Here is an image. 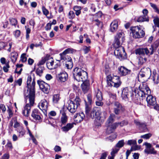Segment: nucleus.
I'll list each match as a JSON object with an SVG mask.
<instances>
[{"label":"nucleus","instance_id":"1","mask_svg":"<svg viewBox=\"0 0 159 159\" xmlns=\"http://www.w3.org/2000/svg\"><path fill=\"white\" fill-rule=\"evenodd\" d=\"M143 87L140 85L141 88L139 90H135L134 91L135 93V97H133V100L135 101L141 98L143 100L147 96L146 100L147 102L148 106L151 107L154 106L157 103L156 98L150 95L151 92L150 89L146 84H142Z\"/></svg>","mask_w":159,"mask_h":159},{"label":"nucleus","instance_id":"2","mask_svg":"<svg viewBox=\"0 0 159 159\" xmlns=\"http://www.w3.org/2000/svg\"><path fill=\"white\" fill-rule=\"evenodd\" d=\"M115 117L114 114H111L106 122V125L107 127L106 132L108 134L112 133L119 125L122 127L126 125L128 123L127 121L124 120L121 122H116L112 124L114 121Z\"/></svg>","mask_w":159,"mask_h":159},{"label":"nucleus","instance_id":"3","mask_svg":"<svg viewBox=\"0 0 159 159\" xmlns=\"http://www.w3.org/2000/svg\"><path fill=\"white\" fill-rule=\"evenodd\" d=\"M86 116L92 119L98 118L100 115V111L97 107H94L92 109V106H87L85 107Z\"/></svg>","mask_w":159,"mask_h":159},{"label":"nucleus","instance_id":"4","mask_svg":"<svg viewBox=\"0 0 159 159\" xmlns=\"http://www.w3.org/2000/svg\"><path fill=\"white\" fill-rule=\"evenodd\" d=\"M131 35L135 39L140 38L143 37L145 35L144 31L142 26L139 25L131 27L130 28Z\"/></svg>","mask_w":159,"mask_h":159},{"label":"nucleus","instance_id":"5","mask_svg":"<svg viewBox=\"0 0 159 159\" xmlns=\"http://www.w3.org/2000/svg\"><path fill=\"white\" fill-rule=\"evenodd\" d=\"M27 86L28 89L27 90V94H25V98H35V82L34 80H27Z\"/></svg>","mask_w":159,"mask_h":159},{"label":"nucleus","instance_id":"6","mask_svg":"<svg viewBox=\"0 0 159 159\" xmlns=\"http://www.w3.org/2000/svg\"><path fill=\"white\" fill-rule=\"evenodd\" d=\"M26 105L24 107L22 111L23 114L25 117H28L30 112L31 107L34 105V99L25 98Z\"/></svg>","mask_w":159,"mask_h":159},{"label":"nucleus","instance_id":"7","mask_svg":"<svg viewBox=\"0 0 159 159\" xmlns=\"http://www.w3.org/2000/svg\"><path fill=\"white\" fill-rule=\"evenodd\" d=\"M116 49L114 51V54L117 58L120 60L126 59L127 58L126 54L124 48L121 45L117 47H114Z\"/></svg>","mask_w":159,"mask_h":159},{"label":"nucleus","instance_id":"8","mask_svg":"<svg viewBox=\"0 0 159 159\" xmlns=\"http://www.w3.org/2000/svg\"><path fill=\"white\" fill-rule=\"evenodd\" d=\"M152 45L149 48L150 51L147 48H139L136 49L135 53L137 55H139L144 56L146 55L147 56H150L153 54L155 52L154 50Z\"/></svg>","mask_w":159,"mask_h":159},{"label":"nucleus","instance_id":"9","mask_svg":"<svg viewBox=\"0 0 159 159\" xmlns=\"http://www.w3.org/2000/svg\"><path fill=\"white\" fill-rule=\"evenodd\" d=\"M74 78L77 80L76 76H78L82 80H87L88 79L87 73L85 71L80 69L76 67L74 70L73 73Z\"/></svg>","mask_w":159,"mask_h":159},{"label":"nucleus","instance_id":"10","mask_svg":"<svg viewBox=\"0 0 159 159\" xmlns=\"http://www.w3.org/2000/svg\"><path fill=\"white\" fill-rule=\"evenodd\" d=\"M125 39L124 34L123 32H120L118 33L115 36L113 44L114 47H117L121 45Z\"/></svg>","mask_w":159,"mask_h":159},{"label":"nucleus","instance_id":"11","mask_svg":"<svg viewBox=\"0 0 159 159\" xmlns=\"http://www.w3.org/2000/svg\"><path fill=\"white\" fill-rule=\"evenodd\" d=\"M73 52V49L71 48H68L65 50L62 53L60 54L61 57V60L64 61H70L72 60L71 57L67 55L69 53H72Z\"/></svg>","mask_w":159,"mask_h":159},{"label":"nucleus","instance_id":"12","mask_svg":"<svg viewBox=\"0 0 159 159\" xmlns=\"http://www.w3.org/2000/svg\"><path fill=\"white\" fill-rule=\"evenodd\" d=\"M132 90L130 88L126 87L122 91L121 97L123 99L127 101L129 97H132Z\"/></svg>","mask_w":159,"mask_h":159},{"label":"nucleus","instance_id":"13","mask_svg":"<svg viewBox=\"0 0 159 159\" xmlns=\"http://www.w3.org/2000/svg\"><path fill=\"white\" fill-rule=\"evenodd\" d=\"M143 145L146 146L144 152L147 154H155L157 151L154 150L151 144L147 142L145 143Z\"/></svg>","mask_w":159,"mask_h":159},{"label":"nucleus","instance_id":"14","mask_svg":"<svg viewBox=\"0 0 159 159\" xmlns=\"http://www.w3.org/2000/svg\"><path fill=\"white\" fill-rule=\"evenodd\" d=\"M38 106L44 114L46 116L48 107V102L45 99L42 100L39 104Z\"/></svg>","mask_w":159,"mask_h":159},{"label":"nucleus","instance_id":"15","mask_svg":"<svg viewBox=\"0 0 159 159\" xmlns=\"http://www.w3.org/2000/svg\"><path fill=\"white\" fill-rule=\"evenodd\" d=\"M38 84L39 85L40 89L45 93H48L49 85L43 80H38Z\"/></svg>","mask_w":159,"mask_h":159},{"label":"nucleus","instance_id":"16","mask_svg":"<svg viewBox=\"0 0 159 159\" xmlns=\"http://www.w3.org/2000/svg\"><path fill=\"white\" fill-rule=\"evenodd\" d=\"M85 117V115L83 112L77 113L74 116V120L77 123H79L83 120Z\"/></svg>","mask_w":159,"mask_h":159},{"label":"nucleus","instance_id":"17","mask_svg":"<svg viewBox=\"0 0 159 159\" xmlns=\"http://www.w3.org/2000/svg\"><path fill=\"white\" fill-rule=\"evenodd\" d=\"M113 104L114 106V112L116 115L120 114L121 111H123V108L121 105L118 102H115Z\"/></svg>","mask_w":159,"mask_h":159},{"label":"nucleus","instance_id":"18","mask_svg":"<svg viewBox=\"0 0 159 159\" xmlns=\"http://www.w3.org/2000/svg\"><path fill=\"white\" fill-rule=\"evenodd\" d=\"M148 73L149 76L151 74L150 70L146 68H143L141 69L140 71L138 74V77L139 79L142 78L145 76H147V74Z\"/></svg>","mask_w":159,"mask_h":159},{"label":"nucleus","instance_id":"19","mask_svg":"<svg viewBox=\"0 0 159 159\" xmlns=\"http://www.w3.org/2000/svg\"><path fill=\"white\" fill-rule=\"evenodd\" d=\"M134 123L135 125L138 126L140 129L142 131H144L147 129L146 125L145 122H142L139 120H134Z\"/></svg>","mask_w":159,"mask_h":159},{"label":"nucleus","instance_id":"20","mask_svg":"<svg viewBox=\"0 0 159 159\" xmlns=\"http://www.w3.org/2000/svg\"><path fill=\"white\" fill-rule=\"evenodd\" d=\"M78 107L74 104L73 101H70L68 104L67 108L70 113H73L76 111Z\"/></svg>","mask_w":159,"mask_h":159},{"label":"nucleus","instance_id":"21","mask_svg":"<svg viewBox=\"0 0 159 159\" xmlns=\"http://www.w3.org/2000/svg\"><path fill=\"white\" fill-rule=\"evenodd\" d=\"M82 90L84 93H86L89 89V80H85L81 85Z\"/></svg>","mask_w":159,"mask_h":159},{"label":"nucleus","instance_id":"22","mask_svg":"<svg viewBox=\"0 0 159 159\" xmlns=\"http://www.w3.org/2000/svg\"><path fill=\"white\" fill-rule=\"evenodd\" d=\"M74 125H76V124L75 123H67L65 126L61 128V130L63 132H67L73 127Z\"/></svg>","mask_w":159,"mask_h":159},{"label":"nucleus","instance_id":"23","mask_svg":"<svg viewBox=\"0 0 159 159\" xmlns=\"http://www.w3.org/2000/svg\"><path fill=\"white\" fill-rule=\"evenodd\" d=\"M119 73L122 75H125L128 74L130 73V70H129L124 66H121L118 68Z\"/></svg>","mask_w":159,"mask_h":159},{"label":"nucleus","instance_id":"24","mask_svg":"<svg viewBox=\"0 0 159 159\" xmlns=\"http://www.w3.org/2000/svg\"><path fill=\"white\" fill-rule=\"evenodd\" d=\"M107 82L109 86H113L116 88L119 87L121 83L120 80L116 82H113L112 80H107Z\"/></svg>","mask_w":159,"mask_h":159},{"label":"nucleus","instance_id":"25","mask_svg":"<svg viewBox=\"0 0 159 159\" xmlns=\"http://www.w3.org/2000/svg\"><path fill=\"white\" fill-rule=\"evenodd\" d=\"M94 97L98 101H102L103 98L102 93L99 89H95Z\"/></svg>","mask_w":159,"mask_h":159},{"label":"nucleus","instance_id":"26","mask_svg":"<svg viewBox=\"0 0 159 159\" xmlns=\"http://www.w3.org/2000/svg\"><path fill=\"white\" fill-rule=\"evenodd\" d=\"M39 114L37 109H34L32 111L31 116L34 120H40L41 119V117L39 115Z\"/></svg>","mask_w":159,"mask_h":159},{"label":"nucleus","instance_id":"27","mask_svg":"<svg viewBox=\"0 0 159 159\" xmlns=\"http://www.w3.org/2000/svg\"><path fill=\"white\" fill-rule=\"evenodd\" d=\"M46 65L48 68L50 70L54 69V61L51 57L47 60Z\"/></svg>","mask_w":159,"mask_h":159},{"label":"nucleus","instance_id":"28","mask_svg":"<svg viewBox=\"0 0 159 159\" xmlns=\"http://www.w3.org/2000/svg\"><path fill=\"white\" fill-rule=\"evenodd\" d=\"M61 115V126L63 125H65L67 122L68 120V117L66 116V113L64 111H62Z\"/></svg>","mask_w":159,"mask_h":159},{"label":"nucleus","instance_id":"29","mask_svg":"<svg viewBox=\"0 0 159 159\" xmlns=\"http://www.w3.org/2000/svg\"><path fill=\"white\" fill-rule=\"evenodd\" d=\"M118 28V22L116 21H114L111 23L110 26V30L112 32L116 31Z\"/></svg>","mask_w":159,"mask_h":159},{"label":"nucleus","instance_id":"30","mask_svg":"<svg viewBox=\"0 0 159 159\" xmlns=\"http://www.w3.org/2000/svg\"><path fill=\"white\" fill-rule=\"evenodd\" d=\"M137 21L138 22H148L149 19L148 16L147 15H143L139 17Z\"/></svg>","mask_w":159,"mask_h":159},{"label":"nucleus","instance_id":"31","mask_svg":"<svg viewBox=\"0 0 159 159\" xmlns=\"http://www.w3.org/2000/svg\"><path fill=\"white\" fill-rule=\"evenodd\" d=\"M140 56L139 57L138 65L139 66H142L147 60L146 57H144V56Z\"/></svg>","mask_w":159,"mask_h":159},{"label":"nucleus","instance_id":"32","mask_svg":"<svg viewBox=\"0 0 159 159\" xmlns=\"http://www.w3.org/2000/svg\"><path fill=\"white\" fill-rule=\"evenodd\" d=\"M68 74L65 72H61L58 75L59 80H66L68 79Z\"/></svg>","mask_w":159,"mask_h":159},{"label":"nucleus","instance_id":"33","mask_svg":"<svg viewBox=\"0 0 159 159\" xmlns=\"http://www.w3.org/2000/svg\"><path fill=\"white\" fill-rule=\"evenodd\" d=\"M107 71H109V69L108 70H105V71L106 72V74L107 76V80H113V79L115 80H118L119 78L118 76H114L113 75H108V73L107 72Z\"/></svg>","mask_w":159,"mask_h":159},{"label":"nucleus","instance_id":"34","mask_svg":"<svg viewBox=\"0 0 159 159\" xmlns=\"http://www.w3.org/2000/svg\"><path fill=\"white\" fill-rule=\"evenodd\" d=\"M15 130L17 132L19 133V137H20V136H23L25 133V131L22 126L20 127L17 129H16Z\"/></svg>","mask_w":159,"mask_h":159},{"label":"nucleus","instance_id":"35","mask_svg":"<svg viewBox=\"0 0 159 159\" xmlns=\"http://www.w3.org/2000/svg\"><path fill=\"white\" fill-rule=\"evenodd\" d=\"M73 65L72 60L70 61H66L64 64L66 68L68 69H71L73 67Z\"/></svg>","mask_w":159,"mask_h":159},{"label":"nucleus","instance_id":"36","mask_svg":"<svg viewBox=\"0 0 159 159\" xmlns=\"http://www.w3.org/2000/svg\"><path fill=\"white\" fill-rule=\"evenodd\" d=\"M81 9L82 7L78 6H75L73 7V9L75 11V15L77 16H78L80 14Z\"/></svg>","mask_w":159,"mask_h":159},{"label":"nucleus","instance_id":"37","mask_svg":"<svg viewBox=\"0 0 159 159\" xmlns=\"http://www.w3.org/2000/svg\"><path fill=\"white\" fill-rule=\"evenodd\" d=\"M18 57L17 53L15 52H12L11 53V58L12 62L14 63L16 61Z\"/></svg>","mask_w":159,"mask_h":159},{"label":"nucleus","instance_id":"38","mask_svg":"<svg viewBox=\"0 0 159 159\" xmlns=\"http://www.w3.org/2000/svg\"><path fill=\"white\" fill-rule=\"evenodd\" d=\"M88 102H85V107L87 106L91 105L92 102V97L90 94H89L87 95Z\"/></svg>","mask_w":159,"mask_h":159},{"label":"nucleus","instance_id":"39","mask_svg":"<svg viewBox=\"0 0 159 159\" xmlns=\"http://www.w3.org/2000/svg\"><path fill=\"white\" fill-rule=\"evenodd\" d=\"M39 67L36 70V72L37 75L39 76H41L43 73V71L44 69L43 66H38Z\"/></svg>","mask_w":159,"mask_h":159},{"label":"nucleus","instance_id":"40","mask_svg":"<svg viewBox=\"0 0 159 159\" xmlns=\"http://www.w3.org/2000/svg\"><path fill=\"white\" fill-rule=\"evenodd\" d=\"M59 99L60 95L59 94H55L53 96L52 101L54 103H57Z\"/></svg>","mask_w":159,"mask_h":159},{"label":"nucleus","instance_id":"41","mask_svg":"<svg viewBox=\"0 0 159 159\" xmlns=\"http://www.w3.org/2000/svg\"><path fill=\"white\" fill-rule=\"evenodd\" d=\"M150 4L151 6L153 8L154 11L159 14V9L157 7V6L152 3H150Z\"/></svg>","mask_w":159,"mask_h":159},{"label":"nucleus","instance_id":"42","mask_svg":"<svg viewBox=\"0 0 159 159\" xmlns=\"http://www.w3.org/2000/svg\"><path fill=\"white\" fill-rule=\"evenodd\" d=\"M73 102L78 107L80 104V99L79 98L76 97L75 99L73 101Z\"/></svg>","mask_w":159,"mask_h":159},{"label":"nucleus","instance_id":"43","mask_svg":"<svg viewBox=\"0 0 159 159\" xmlns=\"http://www.w3.org/2000/svg\"><path fill=\"white\" fill-rule=\"evenodd\" d=\"M152 45L153 48V49L155 52L159 46V40H156Z\"/></svg>","mask_w":159,"mask_h":159},{"label":"nucleus","instance_id":"44","mask_svg":"<svg viewBox=\"0 0 159 159\" xmlns=\"http://www.w3.org/2000/svg\"><path fill=\"white\" fill-rule=\"evenodd\" d=\"M124 144V140L123 139L119 141L118 143L116 144V146L119 148L123 147Z\"/></svg>","mask_w":159,"mask_h":159},{"label":"nucleus","instance_id":"45","mask_svg":"<svg viewBox=\"0 0 159 159\" xmlns=\"http://www.w3.org/2000/svg\"><path fill=\"white\" fill-rule=\"evenodd\" d=\"M117 135L115 133L113 134L111 136L109 137L107 139V140L110 142L113 141L117 137Z\"/></svg>","mask_w":159,"mask_h":159},{"label":"nucleus","instance_id":"46","mask_svg":"<svg viewBox=\"0 0 159 159\" xmlns=\"http://www.w3.org/2000/svg\"><path fill=\"white\" fill-rule=\"evenodd\" d=\"M47 60L46 57H42L41 60L39 61L38 64V66H42L41 65L44 64L46 60Z\"/></svg>","mask_w":159,"mask_h":159},{"label":"nucleus","instance_id":"47","mask_svg":"<svg viewBox=\"0 0 159 159\" xmlns=\"http://www.w3.org/2000/svg\"><path fill=\"white\" fill-rule=\"evenodd\" d=\"M68 18L69 19L72 20L75 17V14L73 11H70L68 13Z\"/></svg>","mask_w":159,"mask_h":159},{"label":"nucleus","instance_id":"48","mask_svg":"<svg viewBox=\"0 0 159 159\" xmlns=\"http://www.w3.org/2000/svg\"><path fill=\"white\" fill-rule=\"evenodd\" d=\"M9 21L11 24L12 25L16 26L17 23V20L13 18H11L9 19Z\"/></svg>","mask_w":159,"mask_h":159},{"label":"nucleus","instance_id":"49","mask_svg":"<svg viewBox=\"0 0 159 159\" xmlns=\"http://www.w3.org/2000/svg\"><path fill=\"white\" fill-rule=\"evenodd\" d=\"M152 136V134L151 133H148L143 135H141V138L144 139H149Z\"/></svg>","mask_w":159,"mask_h":159},{"label":"nucleus","instance_id":"50","mask_svg":"<svg viewBox=\"0 0 159 159\" xmlns=\"http://www.w3.org/2000/svg\"><path fill=\"white\" fill-rule=\"evenodd\" d=\"M136 144V141L135 140L131 139L128 140L127 144L129 145H135Z\"/></svg>","mask_w":159,"mask_h":159},{"label":"nucleus","instance_id":"51","mask_svg":"<svg viewBox=\"0 0 159 159\" xmlns=\"http://www.w3.org/2000/svg\"><path fill=\"white\" fill-rule=\"evenodd\" d=\"M119 150V149H118L116 148H115L113 149L112 151L111 152V155L115 157V154L117 153Z\"/></svg>","mask_w":159,"mask_h":159},{"label":"nucleus","instance_id":"52","mask_svg":"<svg viewBox=\"0 0 159 159\" xmlns=\"http://www.w3.org/2000/svg\"><path fill=\"white\" fill-rule=\"evenodd\" d=\"M150 79L153 80H159L158 75L156 73L153 72V75L151 76Z\"/></svg>","mask_w":159,"mask_h":159},{"label":"nucleus","instance_id":"53","mask_svg":"<svg viewBox=\"0 0 159 159\" xmlns=\"http://www.w3.org/2000/svg\"><path fill=\"white\" fill-rule=\"evenodd\" d=\"M1 63L3 65H6L7 63L9 64V61H6L5 58L4 57H2L0 59Z\"/></svg>","mask_w":159,"mask_h":159},{"label":"nucleus","instance_id":"54","mask_svg":"<svg viewBox=\"0 0 159 159\" xmlns=\"http://www.w3.org/2000/svg\"><path fill=\"white\" fill-rule=\"evenodd\" d=\"M7 111L8 113L9 116L8 117V119H9L12 116L13 113L12 112L11 110L9 107H8V109L7 110Z\"/></svg>","mask_w":159,"mask_h":159},{"label":"nucleus","instance_id":"55","mask_svg":"<svg viewBox=\"0 0 159 159\" xmlns=\"http://www.w3.org/2000/svg\"><path fill=\"white\" fill-rule=\"evenodd\" d=\"M42 9L43 14L45 16H47L49 14V11L44 7H42Z\"/></svg>","mask_w":159,"mask_h":159},{"label":"nucleus","instance_id":"56","mask_svg":"<svg viewBox=\"0 0 159 159\" xmlns=\"http://www.w3.org/2000/svg\"><path fill=\"white\" fill-rule=\"evenodd\" d=\"M25 55L26 54L25 53L22 54L21 55L20 60L23 62H25L27 61V57Z\"/></svg>","mask_w":159,"mask_h":159},{"label":"nucleus","instance_id":"57","mask_svg":"<svg viewBox=\"0 0 159 159\" xmlns=\"http://www.w3.org/2000/svg\"><path fill=\"white\" fill-rule=\"evenodd\" d=\"M14 34L16 38H18L20 34V30H17L14 32Z\"/></svg>","mask_w":159,"mask_h":159},{"label":"nucleus","instance_id":"58","mask_svg":"<svg viewBox=\"0 0 159 159\" xmlns=\"http://www.w3.org/2000/svg\"><path fill=\"white\" fill-rule=\"evenodd\" d=\"M6 146L7 148H9L11 150L13 148L11 142L9 140L8 141Z\"/></svg>","mask_w":159,"mask_h":159},{"label":"nucleus","instance_id":"59","mask_svg":"<svg viewBox=\"0 0 159 159\" xmlns=\"http://www.w3.org/2000/svg\"><path fill=\"white\" fill-rule=\"evenodd\" d=\"M90 47H87L86 46H84L83 48V50L84 51L85 54L87 53L90 50Z\"/></svg>","mask_w":159,"mask_h":159},{"label":"nucleus","instance_id":"60","mask_svg":"<svg viewBox=\"0 0 159 159\" xmlns=\"http://www.w3.org/2000/svg\"><path fill=\"white\" fill-rule=\"evenodd\" d=\"M22 126L17 121H16L15 122L14 127L16 129H17L19 128L20 127Z\"/></svg>","mask_w":159,"mask_h":159},{"label":"nucleus","instance_id":"61","mask_svg":"<svg viewBox=\"0 0 159 159\" xmlns=\"http://www.w3.org/2000/svg\"><path fill=\"white\" fill-rule=\"evenodd\" d=\"M10 67L9 64L7 63V65H5L3 67V69L5 72H7L8 70V69Z\"/></svg>","mask_w":159,"mask_h":159},{"label":"nucleus","instance_id":"62","mask_svg":"<svg viewBox=\"0 0 159 159\" xmlns=\"http://www.w3.org/2000/svg\"><path fill=\"white\" fill-rule=\"evenodd\" d=\"M107 155V152L102 153L101 154V156L100 159H106Z\"/></svg>","mask_w":159,"mask_h":159},{"label":"nucleus","instance_id":"63","mask_svg":"<svg viewBox=\"0 0 159 159\" xmlns=\"http://www.w3.org/2000/svg\"><path fill=\"white\" fill-rule=\"evenodd\" d=\"M22 80H15L14 82L15 85H19L20 86L22 84Z\"/></svg>","mask_w":159,"mask_h":159},{"label":"nucleus","instance_id":"64","mask_svg":"<svg viewBox=\"0 0 159 159\" xmlns=\"http://www.w3.org/2000/svg\"><path fill=\"white\" fill-rule=\"evenodd\" d=\"M9 153H7L4 154L2 157V159H9Z\"/></svg>","mask_w":159,"mask_h":159}]
</instances>
